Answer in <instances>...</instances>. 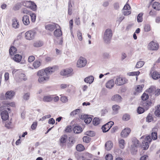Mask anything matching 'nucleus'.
<instances>
[{
  "instance_id": "59",
  "label": "nucleus",
  "mask_w": 160,
  "mask_h": 160,
  "mask_svg": "<svg viewBox=\"0 0 160 160\" xmlns=\"http://www.w3.org/2000/svg\"><path fill=\"white\" fill-rule=\"evenodd\" d=\"M106 160H112L113 157L112 154H108L105 157Z\"/></svg>"
},
{
  "instance_id": "19",
  "label": "nucleus",
  "mask_w": 160,
  "mask_h": 160,
  "mask_svg": "<svg viewBox=\"0 0 160 160\" xmlns=\"http://www.w3.org/2000/svg\"><path fill=\"white\" fill-rule=\"evenodd\" d=\"M12 26L13 28H19V24L17 19L16 18H14L12 20Z\"/></svg>"
},
{
  "instance_id": "2",
  "label": "nucleus",
  "mask_w": 160,
  "mask_h": 160,
  "mask_svg": "<svg viewBox=\"0 0 160 160\" xmlns=\"http://www.w3.org/2000/svg\"><path fill=\"white\" fill-rule=\"evenodd\" d=\"M158 129L156 128H154L152 129V132L151 134L152 138L149 135L148 136L145 138L144 140L142 142V148L143 149L146 150L147 149L149 146V143L151 142L152 139L155 140L157 138V131Z\"/></svg>"
},
{
  "instance_id": "4",
  "label": "nucleus",
  "mask_w": 160,
  "mask_h": 160,
  "mask_svg": "<svg viewBox=\"0 0 160 160\" xmlns=\"http://www.w3.org/2000/svg\"><path fill=\"white\" fill-rule=\"evenodd\" d=\"M112 36V30L109 28L107 29L103 35V39L106 43H108L111 39Z\"/></svg>"
},
{
  "instance_id": "41",
  "label": "nucleus",
  "mask_w": 160,
  "mask_h": 160,
  "mask_svg": "<svg viewBox=\"0 0 160 160\" xmlns=\"http://www.w3.org/2000/svg\"><path fill=\"white\" fill-rule=\"evenodd\" d=\"M85 118L84 120V122L86 124L89 123L92 121V118L88 116H85Z\"/></svg>"
},
{
  "instance_id": "40",
  "label": "nucleus",
  "mask_w": 160,
  "mask_h": 160,
  "mask_svg": "<svg viewBox=\"0 0 160 160\" xmlns=\"http://www.w3.org/2000/svg\"><path fill=\"white\" fill-rule=\"evenodd\" d=\"M144 30L145 32H148L151 30V26L149 24H146L144 26Z\"/></svg>"
},
{
  "instance_id": "33",
  "label": "nucleus",
  "mask_w": 160,
  "mask_h": 160,
  "mask_svg": "<svg viewBox=\"0 0 160 160\" xmlns=\"http://www.w3.org/2000/svg\"><path fill=\"white\" fill-rule=\"evenodd\" d=\"M119 146L120 148L123 149L125 146V141L123 139H118Z\"/></svg>"
},
{
  "instance_id": "28",
  "label": "nucleus",
  "mask_w": 160,
  "mask_h": 160,
  "mask_svg": "<svg viewBox=\"0 0 160 160\" xmlns=\"http://www.w3.org/2000/svg\"><path fill=\"white\" fill-rule=\"evenodd\" d=\"M74 132L76 133H78L82 131V128L79 126H75L73 129Z\"/></svg>"
},
{
  "instance_id": "21",
  "label": "nucleus",
  "mask_w": 160,
  "mask_h": 160,
  "mask_svg": "<svg viewBox=\"0 0 160 160\" xmlns=\"http://www.w3.org/2000/svg\"><path fill=\"white\" fill-rule=\"evenodd\" d=\"M94 79V77L90 75L85 78L84 79V81L85 82L91 84L93 82Z\"/></svg>"
},
{
  "instance_id": "43",
  "label": "nucleus",
  "mask_w": 160,
  "mask_h": 160,
  "mask_svg": "<svg viewBox=\"0 0 160 160\" xmlns=\"http://www.w3.org/2000/svg\"><path fill=\"white\" fill-rule=\"evenodd\" d=\"M19 77L20 79L26 81L27 79V77L25 74L23 73H21L19 75Z\"/></svg>"
},
{
  "instance_id": "11",
  "label": "nucleus",
  "mask_w": 160,
  "mask_h": 160,
  "mask_svg": "<svg viewBox=\"0 0 160 160\" xmlns=\"http://www.w3.org/2000/svg\"><path fill=\"white\" fill-rule=\"evenodd\" d=\"M127 82V80L125 78L118 77H117L115 83L117 85L120 86L124 84Z\"/></svg>"
},
{
  "instance_id": "30",
  "label": "nucleus",
  "mask_w": 160,
  "mask_h": 160,
  "mask_svg": "<svg viewBox=\"0 0 160 160\" xmlns=\"http://www.w3.org/2000/svg\"><path fill=\"white\" fill-rule=\"evenodd\" d=\"M17 50L16 48L12 46L9 50V52L10 55L12 56L16 53Z\"/></svg>"
},
{
  "instance_id": "62",
  "label": "nucleus",
  "mask_w": 160,
  "mask_h": 160,
  "mask_svg": "<svg viewBox=\"0 0 160 160\" xmlns=\"http://www.w3.org/2000/svg\"><path fill=\"white\" fill-rule=\"evenodd\" d=\"M153 118L152 116L150 115H148L146 119L147 122H151Z\"/></svg>"
},
{
  "instance_id": "10",
  "label": "nucleus",
  "mask_w": 160,
  "mask_h": 160,
  "mask_svg": "<svg viewBox=\"0 0 160 160\" xmlns=\"http://www.w3.org/2000/svg\"><path fill=\"white\" fill-rule=\"evenodd\" d=\"M9 106L15 107V104L14 102H12L10 103H3V105L0 107V111L2 110V109H7L8 110L9 112H11V109L10 108H8Z\"/></svg>"
},
{
  "instance_id": "14",
  "label": "nucleus",
  "mask_w": 160,
  "mask_h": 160,
  "mask_svg": "<svg viewBox=\"0 0 160 160\" xmlns=\"http://www.w3.org/2000/svg\"><path fill=\"white\" fill-rule=\"evenodd\" d=\"M130 132L131 129L130 128H125L122 131L121 136L122 138H126L128 136Z\"/></svg>"
},
{
  "instance_id": "50",
  "label": "nucleus",
  "mask_w": 160,
  "mask_h": 160,
  "mask_svg": "<svg viewBox=\"0 0 160 160\" xmlns=\"http://www.w3.org/2000/svg\"><path fill=\"white\" fill-rule=\"evenodd\" d=\"M148 97V95L145 93H143L141 97L143 101H146Z\"/></svg>"
},
{
  "instance_id": "5",
  "label": "nucleus",
  "mask_w": 160,
  "mask_h": 160,
  "mask_svg": "<svg viewBox=\"0 0 160 160\" xmlns=\"http://www.w3.org/2000/svg\"><path fill=\"white\" fill-rule=\"evenodd\" d=\"M61 75L65 77L72 76L73 74V69L71 68H66L62 70L60 72Z\"/></svg>"
},
{
  "instance_id": "32",
  "label": "nucleus",
  "mask_w": 160,
  "mask_h": 160,
  "mask_svg": "<svg viewBox=\"0 0 160 160\" xmlns=\"http://www.w3.org/2000/svg\"><path fill=\"white\" fill-rule=\"evenodd\" d=\"M152 76L154 79L156 80L160 78V74L156 71H154L152 74Z\"/></svg>"
},
{
  "instance_id": "60",
  "label": "nucleus",
  "mask_w": 160,
  "mask_h": 160,
  "mask_svg": "<svg viewBox=\"0 0 160 160\" xmlns=\"http://www.w3.org/2000/svg\"><path fill=\"white\" fill-rule=\"evenodd\" d=\"M77 35L78 39L80 41H82V33L80 31H78L77 32Z\"/></svg>"
},
{
  "instance_id": "37",
  "label": "nucleus",
  "mask_w": 160,
  "mask_h": 160,
  "mask_svg": "<svg viewBox=\"0 0 160 160\" xmlns=\"http://www.w3.org/2000/svg\"><path fill=\"white\" fill-rule=\"evenodd\" d=\"M143 13H139L137 17V22H142L143 21L142 16Z\"/></svg>"
},
{
  "instance_id": "31",
  "label": "nucleus",
  "mask_w": 160,
  "mask_h": 160,
  "mask_svg": "<svg viewBox=\"0 0 160 160\" xmlns=\"http://www.w3.org/2000/svg\"><path fill=\"white\" fill-rule=\"evenodd\" d=\"M152 8L155 9L160 10V3L158 2H155L152 6Z\"/></svg>"
},
{
  "instance_id": "46",
  "label": "nucleus",
  "mask_w": 160,
  "mask_h": 160,
  "mask_svg": "<svg viewBox=\"0 0 160 160\" xmlns=\"http://www.w3.org/2000/svg\"><path fill=\"white\" fill-rule=\"evenodd\" d=\"M32 2L31 1H26L24 3L23 5L25 6L26 7L30 8V6H31V4H32Z\"/></svg>"
},
{
  "instance_id": "56",
  "label": "nucleus",
  "mask_w": 160,
  "mask_h": 160,
  "mask_svg": "<svg viewBox=\"0 0 160 160\" xmlns=\"http://www.w3.org/2000/svg\"><path fill=\"white\" fill-rule=\"evenodd\" d=\"M31 8L32 10L33 11H35L36 10L37 8V6L36 4L32 2V4L31 6H30V8Z\"/></svg>"
},
{
  "instance_id": "51",
  "label": "nucleus",
  "mask_w": 160,
  "mask_h": 160,
  "mask_svg": "<svg viewBox=\"0 0 160 160\" xmlns=\"http://www.w3.org/2000/svg\"><path fill=\"white\" fill-rule=\"evenodd\" d=\"M61 101L63 103H66L68 101L67 97L65 96H62L60 98Z\"/></svg>"
},
{
  "instance_id": "13",
  "label": "nucleus",
  "mask_w": 160,
  "mask_h": 160,
  "mask_svg": "<svg viewBox=\"0 0 160 160\" xmlns=\"http://www.w3.org/2000/svg\"><path fill=\"white\" fill-rule=\"evenodd\" d=\"M2 109V110L0 111L1 118L3 120L6 121L8 118V112L6 110Z\"/></svg>"
},
{
  "instance_id": "61",
  "label": "nucleus",
  "mask_w": 160,
  "mask_h": 160,
  "mask_svg": "<svg viewBox=\"0 0 160 160\" xmlns=\"http://www.w3.org/2000/svg\"><path fill=\"white\" fill-rule=\"evenodd\" d=\"M154 113L156 116L160 117V109L159 108L155 110Z\"/></svg>"
},
{
  "instance_id": "49",
  "label": "nucleus",
  "mask_w": 160,
  "mask_h": 160,
  "mask_svg": "<svg viewBox=\"0 0 160 160\" xmlns=\"http://www.w3.org/2000/svg\"><path fill=\"white\" fill-rule=\"evenodd\" d=\"M30 16L31 17V20L32 22H34L36 20V14L33 13H31Z\"/></svg>"
},
{
  "instance_id": "55",
  "label": "nucleus",
  "mask_w": 160,
  "mask_h": 160,
  "mask_svg": "<svg viewBox=\"0 0 160 160\" xmlns=\"http://www.w3.org/2000/svg\"><path fill=\"white\" fill-rule=\"evenodd\" d=\"M85 134L88 136L91 137H92L95 135L94 132L90 131L86 132H85Z\"/></svg>"
},
{
  "instance_id": "54",
  "label": "nucleus",
  "mask_w": 160,
  "mask_h": 160,
  "mask_svg": "<svg viewBox=\"0 0 160 160\" xmlns=\"http://www.w3.org/2000/svg\"><path fill=\"white\" fill-rule=\"evenodd\" d=\"M69 86V84L65 83H62L60 85L61 89H64L68 87Z\"/></svg>"
},
{
  "instance_id": "9",
  "label": "nucleus",
  "mask_w": 160,
  "mask_h": 160,
  "mask_svg": "<svg viewBox=\"0 0 160 160\" xmlns=\"http://www.w3.org/2000/svg\"><path fill=\"white\" fill-rule=\"evenodd\" d=\"M113 124L114 123L113 122L110 121L106 124L103 125L102 127V132H108Z\"/></svg>"
},
{
  "instance_id": "8",
  "label": "nucleus",
  "mask_w": 160,
  "mask_h": 160,
  "mask_svg": "<svg viewBox=\"0 0 160 160\" xmlns=\"http://www.w3.org/2000/svg\"><path fill=\"white\" fill-rule=\"evenodd\" d=\"M159 47L158 43L153 41L151 42L148 46V48L151 50H157L158 49Z\"/></svg>"
},
{
  "instance_id": "57",
  "label": "nucleus",
  "mask_w": 160,
  "mask_h": 160,
  "mask_svg": "<svg viewBox=\"0 0 160 160\" xmlns=\"http://www.w3.org/2000/svg\"><path fill=\"white\" fill-rule=\"evenodd\" d=\"M30 97L29 93L28 92L25 93L23 96V99L25 100H27L29 99Z\"/></svg>"
},
{
  "instance_id": "35",
  "label": "nucleus",
  "mask_w": 160,
  "mask_h": 160,
  "mask_svg": "<svg viewBox=\"0 0 160 160\" xmlns=\"http://www.w3.org/2000/svg\"><path fill=\"white\" fill-rule=\"evenodd\" d=\"M72 6L71 4V2L69 1L68 3V14L71 15L72 14Z\"/></svg>"
},
{
  "instance_id": "17",
  "label": "nucleus",
  "mask_w": 160,
  "mask_h": 160,
  "mask_svg": "<svg viewBox=\"0 0 160 160\" xmlns=\"http://www.w3.org/2000/svg\"><path fill=\"white\" fill-rule=\"evenodd\" d=\"M53 100V97L50 95H45L44 96L42 101L44 102H50Z\"/></svg>"
},
{
  "instance_id": "29",
  "label": "nucleus",
  "mask_w": 160,
  "mask_h": 160,
  "mask_svg": "<svg viewBox=\"0 0 160 160\" xmlns=\"http://www.w3.org/2000/svg\"><path fill=\"white\" fill-rule=\"evenodd\" d=\"M41 62L39 60H35L33 63V66L35 69L39 68L41 65Z\"/></svg>"
},
{
  "instance_id": "36",
  "label": "nucleus",
  "mask_w": 160,
  "mask_h": 160,
  "mask_svg": "<svg viewBox=\"0 0 160 160\" xmlns=\"http://www.w3.org/2000/svg\"><path fill=\"white\" fill-rule=\"evenodd\" d=\"M120 109L119 106L117 105H114L112 106V109L114 114H116L118 112V110Z\"/></svg>"
},
{
  "instance_id": "1",
  "label": "nucleus",
  "mask_w": 160,
  "mask_h": 160,
  "mask_svg": "<svg viewBox=\"0 0 160 160\" xmlns=\"http://www.w3.org/2000/svg\"><path fill=\"white\" fill-rule=\"evenodd\" d=\"M56 67H48L44 70L38 71L37 75L38 77V81L40 83H43L49 80L50 75L55 71Z\"/></svg>"
},
{
  "instance_id": "7",
  "label": "nucleus",
  "mask_w": 160,
  "mask_h": 160,
  "mask_svg": "<svg viewBox=\"0 0 160 160\" xmlns=\"http://www.w3.org/2000/svg\"><path fill=\"white\" fill-rule=\"evenodd\" d=\"M36 32L33 30H29L27 32L25 33L26 38L27 40L33 39L36 35Z\"/></svg>"
},
{
  "instance_id": "47",
  "label": "nucleus",
  "mask_w": 160,
  "mask_h": 160,
  "mask_svg": "<svg viewBox=\"0 0 160 160\" xmlns=\"http://www.w3.org/2000/svg\"><path fill=\"white\" fill-rule=\"evenodd\" d=\"M122 12L124 15L126 16L130 14L131 12L129 10L122 9Z\"/></svg>"
},
{
  "instance_id": "18",
  "label": "nucleus",
  "mask_w": 160,
  "mask_h": 160,
  "mask_svg": "<svg viewBox=\"0 0 160 160\" xmlns=\"http://www.w3.org/2000/svg\"><path fill=\"white\" fill-rule=\"evenodd\" d=\"M11 58L16 62H19L21 61L22 56L20 55L16 54L13 56Z\"/></svg>"
},
{
  "instance_id": "53",
  "label": "nucleus",
  "mask_w": 160,
  "mask_h": 160,
  "mask_svg": "<svg viewBox=\"0 0 160 160\" xmlns=\"http://www.w3.org/2000/svg\"><path fill=\"white\" fill-rule=\"evenodd\" d=\"M90 138L88 136H85L83 138V140L84 142L88 143L90 141Z\"/></svg>"
},
{
  "instance_id": "58",
  "label": "nucleus",
  "mask_w": 160,
  "mask_h": 160,
  "mask_svg": "<svg viewBox=\"0 0 160 160\" xmlns=\"http://www.w3.org/2000/svg\"><path fill=\"white\" fill-rule=\"evenodd\" d=\"M66 132H70L72 131V127L70 125L68 126L64 130Z\"/></svg>"
},
{
  "instance_id": "39",
  "label": "nucleus",
  "mask_w": 160,
  "mask_h": 160,
  "mask_svg": "<svg viewBox=\"0 0 160 160\" xmlns=\"http://www.w3.org/2000/svg\"><path fill=\"white\" fill-rule=\"evenodd\" d=\"M144 62L143 61H139L137 62L135 67L136 68H140L142 67V66L144 65Z\"/></svg>"
},
{
  "instance_id": "16",
  "label": "nucleus",
  "mask_w": 160,
  "mask_h": 160,
  "mask_svg": "<svg viewBox=\"0 0 160 160\" xmlns=\"http://www.w3.org/2000/svg\"><path fill=\"white\" fill-rule=\"evenodd\" d=\"M15 94V92L12 91H7L5 94V97L7 99H11L14 96Z\"/></svg>"
},
{
  "instance_id": "27",
  "label": "nucleus",
  "mask_w": 160,
  "mask_h": 160,
  "mask_svg": "<svg viewBox=\"0 0 160 160\" xmlns=\"http://www.w3.org/2000/svg\"><path fill=\"white\" fill-rule=\"evenodd\" d=\"M102 122V119L99 118H95L92 121L94 125L97 126L100 124Z\"/></svg>"
},
{
  "instance_id": "24",
  "label": "nucleus",
  "mask_w": 160,
  "mask_h": 160,
  "mask_svg": "<svg viewBox=\"0 0 160 160\" xmlns=\"http://www.w3.org/2000/svg\"><path fill=\"white\" fill-rule=\"evenodd\" d=\"M59 28H56L57 29L54 32V35L56 37H60L62 34V31Z\"/></svg>"
},
{
  "instance_id": "45",
  "label": "nucleus",
  "mask_w": 160,
  "mask_h": 160,
  "mask_svg": "<svg viewBox=\"0 0 160 160\" xmlns=\"http://www.w3.org/2000/svg\"><path fill=\"white\" fill-rule=\"evenodd\" d=\"M80 111V109H77L74 110L70 113V115L72 116H74L75 115L78 114L79 113Z\"/></svg>"
},
{
  "instance_id": "12",
  "label": "nucleus",
  "mask_w": 160,
  "mask_h": 160,
  "mask_svg": "<svg viewBox=\"0 0 160 160\" xmlns=\"http://www.w3.org/2000/svg\"><path fill=\"white\" fill-rule=\"evenodd\" d=\"M60 28V26L55 23L49 24L45 26L46 29L50 32L53 31L56 28Z\"/></svg>"
},
{
  "instance_id": "38",
  "label": "nucleus",
  "mask_w": 160,
  "mask_h": 160,
  "mask_svg": "<svg viewBox=\"0 0 160 160\" xmlns=\"http://www.w3.org/2000/svg\"><path fill=\"white\" fill-rule=\"evenodd\" d=\"M76 148L77 150L79 151H82L85 149L84 146L81 144L78 145L76 146Z\"/></svg>"
},
{
  "instance_id": "25",
  "label": "nucleus",
  "mask_w": 160,
  "mask_h": 160,
  "mask_svg": "<svg viewBox=\"0 0 160 160\" xmlns=\"http://www.w3.org/2000/svg\"><path fill=\"white\" fill-rule=\"evenodd\" d=\"M22 21L23 24L25 25H28L30 23L29 17L28 16L25 15L23 16L22 19Z\"/></svg>"
},
{
  "instance_id": "44",
  "label": "nucleus",
  "mask_w": 160,
  "mask_h": 160,
  "mask_svg": "<svg viewBox=\"0 0 160 160\" xmlns=\"http://www.w3.org/2000/svg\"><path fill=\"white\" fill-rule=\"evenodd\" d=\"M73 26V21L72 19L71 20L69 21V28L71 34L73 37L72 33V29Z\"/></svg>"
},
{
  "instance_id": "26",
  "label": "nucleus",
  "mask_w": 160,
  "mask_h": 160,
  "mask_svg": "<svg viewBox=\"0 0 160 160\" xmlns=\"http://www.w3.org/2000/svg\"><path fill=\"white\" fill-rule=\"evenodd\" d=\"M152 104V102L151 101H148L143 102L142 105L146 110H147Z\"/></svg>"
},
{
  "instance_id": "52",
  "label": "nucleus",
  "mask_w": 160,
  "mask_h": 160,
  "mask_svg": "<svg viewBox=\"0 0 160 160\" xmlns=\"http://www.w3.org/2000/svg\"><path fill=\"white\" fill-rule=\"evenodd\" d=\"M137 112L139 114H141L144 112V109L142 107H139L137 109Z\"/></svg>"
},
{
  "instance_id": "20",
  "label": "nucleus",
  "mask_w": 160,
  "mask_h": 160,
  "mask_svg": "<svg viewBox=\"0 0 160 160\" xmlns=\"http://www.w3.org/2000/svg\"><path fill=\"white\" fill-rule=\"evenodd\" d=\"M105 146V149L107 151H109L112 148L113 143L111 141H109L106 143Z\"/></svg>"
},
{
  "instance_id": "34",
  "label": "nucleus",
  "mask_w": 160,
  "mask_h": 160,
  "mask_svg": "<svg viewBox=\"0 0 160 160\" xmlns=\"http://www.w3.org/2000/svg\"><path fill=\"white\" fill-rule=\"evenodd\" d=\"M43 45V42L41 41H37L34 42L33 43V46L35 47H39L42 46Z\"/></svg>"
},
{
  "instance_id": "3",
  "label": "nucleus",
  "mask_w": 160,
  "mask_h": 160,
  "mask_svg": "<svg viewBox=\"0 0 160 160\" xmlns=\"http://www.w3.org/2000/svg\"><path fill=\"white\" fill-rule=\"evenodd\" d=\"M132 142L131 147V152L132 154H135L137 151V148L139 146L140 143L139 141L135 138L132 139Z\"/></svg>"
},
{
  "instance_id": "15",
  "label": "nucleus",
  "mask_w": 160,
  "mask_h": 160,
  "mask_svg": "<svg viewBox=\"0 0 160 160\" xmlns=\"http://www.w3.org/2000/svg\"><path fill=\"white\" fill-rule=\"evenodd\" d=\"M67 138V136L66 135H64L60 138L59 139V145L61 147H62L64 145V144L66 142Z\"/></svg>"
},
{
  "instance_id": "48",
  "label": "nucleus",
  "mask_w": 160,
  "mask_h": 160,
  "mask_svg": "<svg viewBox=\"0 0 160 160\" xmlns=\"http://www.w3.org/2000/svg\"><path fill=\"white\" fill-rule=\"evenodd\" d=\"M144 87V85H138L136 89V91L138 92H140L142 91V88Z\"/></svg>"
},
{
  "instance_id": "63",
  "label": "nucleus",
  "mask_w": 160,
  "mask_h": 160,
  "mask_svg": "<svg viewBox=\"0 0 160 160\" xmlns=\"http://www.w3.org/2000/svg\"><path fill=\"white\" fill-rule=\"evenodd\" d=\"M35 58L34 56H30L28 57V62H32L35 60Z\"/></svg>"
},
{
  "instance_id": "6",
  "label": "nucleus",
  "mask_w": 160,
  "mask_h": 160,
  "mask_svg": "<svg viewBox=\"0 0 160 160\" xmlns=\"http://www.w3.org/2000/svg\"><path fill=\"white\" fill-rule=\"evenodd\" d=\"M87 63V60L86 58L80 57L78 60L77 63V66L78 68H81L84 67Z\"/></svg>"
},
{
  "instance_id": "42",
  "label": "nucleus",
  "mask_w": 160,
  "mask_h": 160,
  "mask_svg": "<svg viewBox=\"0 0 160 160\" xmlns=\"http://www.w3.org/2000/svg\"><path fill=\"white\" fill-rule=\"evenodd\" d=\"M130 118L129 115L128 114H125L123 115L122 119L123 120L127 121L129 120Z\"/></svg>"
},
{
  "instance_id": "64",
  "label": "nucleus",
  "mask_w": 160,
  "mask_h": 160,
  "mask_svg": "<svg viewBox=\"0 0 160 160\" xmlns=\"http://www.w3.org/2000/svg\"><path fill=\"white\" fill-rule=\"evenodd\" d=\"M140 73V72L138 71L132 72L130 73L129 75L130 76H137Z\"/></svg>"
},
{
  "instance_id": "23",
  "label": "nucleus",
  "mask_w": 160,
  "mask_h": 160,
  "mask_svg": "<svg viewBox=\"0 0 160 160\" xmlns=\"http://www.w3.org/2000/svg\"><path fill=\"white\" fill-rule=\"evenodd\" d=\"M111 100L112 101H116L118 102H120L121 101L122 98L119 95L116 94L112 97Z\"/></svg>"
},
{
  "instance_id": "22",
  "label": "nucleus",
  "mask_w": 160,
  "mask_h": 160,
  "mask_svg": "<svg viewBox=\"0 0 160 160\" xmlns=\"http://www.w3.org/2000/svg\"><path fill=\"white\" fill-rule=\"evenodd\" d=\"M114 83L113 80L111 79L108 81L106 84V86L107 88L109 89H111L114 86Z\"/></svg>"
}]
</instances>
